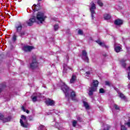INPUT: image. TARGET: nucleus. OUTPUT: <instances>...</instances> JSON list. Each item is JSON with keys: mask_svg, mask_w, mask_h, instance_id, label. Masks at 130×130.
I'll return each instance as SVG.
<instances>
[{"mask_svg": "<svg viewBox=\"0 0 130 130\" xmlns=\"http://www.w3.org/2000/svg\"><path fill=\"white\" fill-rule=\"evenodd\" d=\"M47 18L45 14L42 12H38L37 14L36 17H33L29 19L28 21H27V24L28 26H32L33 23L35 22H37L39 24H42L45 19Z\"/></svg>", "mask_w": 130, "mask_h": 130, "instance_id": "f257e3e1", "label": "nucleus"}, {"mask_svg": "<svg viewBox=\"0 0 130 130\" xmlns=\"http://www.w3.org/2000/svg\"><path fill=\"white\" fill-rule=\"evenodd\" d=\"M99 84V82L97 80H93L92 81L91 87L89 88L88 93V95H89V96H92V95H93V92H96V91H97V87H98Z\"/></svg>", "mask_w": 130, "mask_h": 130, "instance_id": "f03ea898", "label": "nucleus"}, {"mask_svg": "<svg viewBox=\"0 0 130 130\" xmlns=\"http://www.w3.org/2000/svg\"><path fill=\"white\" fill-rule=\"evenodd\" d=\"M61 89L63 91V93L65 94V96L66 98H70V95H69V93L71 92L70 88L64 82H61Z\"/></svg>", "mask_w": 130, "mask_h": 130, "instance_id": "7ed1b4c3", "label": "nucleus"}, {"mask_svg": "<svg viewBox=\"0 0 130 130\" xmlns=\"http://www.w3.org/2000/svg\"><path fill=\"white\" fill-rule=\"evenodd\" d=\"M21 117V119L20 120L21 126H22V127H28V122H27L26 116L24 115H22Z\"/></svg>", "mask_w": 130, "mask_h": 130, "instance_id": "20e7f679", "label": "nucleus"}, {"mask_svg": "<svg viewBox=\"0 0 130 130\" xmlns=\"http://www.w3.org/2000/svg\"><path fill=\"white\" fill-rule=\"evenodd\" d=\"M91 7L90 8V12L91 13L92 19H94V15H95V9H96V5L94 4V2H91Z\"/></svg>", "mask_w": 130, "mask_h": 130, "instance_id": "39448f33", "label": "nucleus"}, {"mask_svg": "<svg viewBox=\"0 0 130 130\" xmlns=\"http://www.w3.org/2000/svg\"><path fill=\"white\" fill-rule=\"evenodd\" d=\"M38 63L36 60V57L34 56L32 58V62L30 64V68L32 69V70H34L35 69H36V68H38Z\"/></svg>", "mask_w": 130, "mask_h": 130, "instance_id": "423d86ee", "label": "nucleus"}, {"mask_svg": "<svg viewBox=\"0 0 130 130\" xmlns=\"http://www.w3.org/2000/svg\"><path fill=\"white\" fill-rule=\"evenodd\" d=\"M41 98V94L39 93H35L33 94V95L31 96V99L32 102H36L37 101V99L38 98Z\"/></svg>", "mask_w": 130, "mask_h": 130, "instance_id": "0eeeda50", "label": "nucleus"}, {"mask_svg": "<svg viewBox=\"0 0 130 130\" xmlns=\"http://www.w3.org/2000/svg\"><path fill=\"white\" fill-rule=\"evenodd\" d=\"M81 57L82 59H83V60H85V61L88 62L89 57H88V56H87V52L86 51V50L82 51Z\"/></svg>", "mask_w": 130, "mask_h": 130, "instance_id": "6e6552de", "label": "nucleus"}, {"mask_svg": "<svg viewBox=\"0 0 130 130\" xmlns=\"http://www.w3.org/2000/svg\"><path fill=\"white\" fill-rule=\"evenodd\" d=\"M32 49H34V47L31 46H24L22 48V50L23 51H25V52L31 51Z\"/></svg>", "mask_w": 130, "mask_h": 130, "instance_id": "1a4fd4ad", "label": "nucleus"}, {"mask_svg": "<svg viewBox=\"0 0 130 130\" xmlns=\"http://www.w3.org/2000/svg\"><path fill=\"white\" fill-rule=\"evenodd\" d=\"M0 119L3 120V122H8L11 120V117L9 116L7 118H4V114H0Z\"/></svg>", "mask_w": 130, "mask_h": 130, "instance_id": "9d476101", "label": "nucleus"}, {"mask_svg": "<svg viewBox=\"0 0 130 130\" xmlns=\"http://www.w3.org/2000/svg\"><path fill=\"white\" fill-rule=\"evenodd\" d=\"M31 9L34 12H36L37 11H39L40 10V4H38L37 5L34 4L32 7Z\"/></svg>", "mask_w": 130, "mask_h": 130, "instance_id": "9b49d317", "label": "nucleus"}, {"mask_svg": "<svg viewBox=\"0 0 130 130\" xmlns=\"http://www.w3.org/2000/svg\"><path fill=\"white\" fill-rule=\"evenodd\" d=\"M67 71H73V69L72 68L68 66V64H63V73H67Z\"/></svg>", "mask_w": 130, "mask_h": 130, "instance_id": "f8f14e48", "label": "nucleus"}, {"mask_svg": "<svg viewBox=\"0 0 130 130\" xmlns=\"http://www.w3.org/2000/svg\"><path fill=\"white\" fill-rule=\"evenodd\" d=\"M70 97L73 101H78L77 98H76V92H75V91H72L71 92Z\"/></svg>", "mask_w": 130, "mask_h": 130, "instance_id": "ddd939ff", "label": "nucleus"}, {"mask_svg": "<svg viewBox=\"0 0 130 130\" xmlns=\"http://www.w3.org/2000/svg\"><path fill=\"white\" fill-rule=\"evenodd\" d=\"M45 103L46 105H48V106H52V105H54V101L50 99L47 100L45 102Z\"/></svg>", "mask_w": 130, "mask_h": 130, "instance_id": "4468645a", "label": "nucleus"}, {"mask_svg": "<svg viewBox=\"0 0 130 130\" xmlns=\"http://www.w3.org/2000/svg\"><path fill=\"white\" fill-rule=\"evenodd\" d=\"M15 28L17 32H21V30H22V24H21V23H19L16 24Z\"/></svg>", "mask_w": 130, "mask_h": 130, "instance_id": "2eb2a0df", "label": "nucleus"}, {"mask_svg": "<svg viewBox=\"0 0 130 130\" xmlns=\"http://www.w3.org/2000/svg\"><path fill=\"white\" fill-rule=\"evenodd\" d=\"M122 23H123V21L121 19H117L114 21V24L115 25H116V26H120Z\"/></svg>", "mask_w": 130, "mask_h": 130, "instance_id": "dca6fc26", "label": "nucleus"}, {"mask_svg": "<svg viewBox=\"0 0 130 130\" xmlns=\"http://www.w3.org/2000/svg\"><path fill=\"white\" fill-rule=\"evenodd\" d=\"M126 60L124 59H121L120 60V64L122 66V68L125 69V67H126V64L125 63Z\"/></svg>", "mask_w": 130, "mask_h": 130, "instance_id": "f3484780", "label": "nucleus"}, {"mask_svg": "<svg viewBox=\"0 0 130 130\" xmlns=\"http://www.w3.org/2000/svg\"><path fill=\"white\" fill-rule=\"evenodd\" d=\"M76 80H77V76L73 74L70 80V84H74L76 82Z\"/></svg>", "mask_w": 130, "mask_h": 130, "instance_id": "a211bd4d", "label": "nucleus"}, {"mask_svg": "<svg viewBox=\"0 0 130 130\" xmlns=\"http://www.w3.org/2000/svg\"><path fill=\"white\" fill-rule=\"evenodd\" d=\"M114 49L116 52H120V51H121V46L120 45L119 46L115 45Z\"/></svg>", "mask_w": 130, "mask_h": 130, "instance_id": "6ab92c4d", "label": "nucleus"}, {"mask_svg": "<svg viewBox=\"0 0 130 130\" xmlns=\"http://www.w3.org/2000/svg\"><path fill=\"white\" fill-rule=\"evenodd\" d=\"M96 43L99 44V45H100L101 46L106 47V48H107L108 47V46L105 45V44H104V43L101 42V41H99V40L96 41Z\"/></svg>", "mask_w": 130, "mask_h": 130, "instance_id": "aec40b11", "label": "nucleus"}, {"mask_svg": "<svg viewBox=\"0 0 130 130\" xmlns=\"http://www.w3.org/2000/svg\"><path fill=\"white\" fill-rule=\"evenodd\" d=\"M83 106L85 107L86 109L87 110L90 109V106H89V104H88V103H87L85 101H83Z\"/></svg>", "mask_w": 130, "mask_h": 130, "instance_id": "412c9836", "label": "nucleus"}, {"mask_svg": "<svg viewBox=\"0 0 130 130\" xmlns=\"http://www.w3.org/2000/svg\"><path fill=\"white\" fill-rule=\"evenodd\" d=\"M105 20H109L111 18V16L109 14H105L104 16Z\"/></svg>", "mask_w": 130, "mask_h": 130, "instance_id": "4be33fe9", "label": "nucleus"}, {"mask_svg": "<svg viewBox=\"0 0 130 130\" xmlns=\"http://www.w3.org/2000/svg\"><path fill=\"white\" fill-rule=\"evenodd\" d=\"M118 94L120 98H121V99H125V96H124V95H123V94L121 93H119V92H118Z\"/></svg>", "mask_w": 130, "mask_h": 130, "instance_id": "5701e85b", "label": "nucleus"}, {"mask_svg": "<svg viewBox=\"0 0 130 130\" xmlns=\"http://www.w3.org/2000/svg\"><path fill=\"white\" fill-rule=\"evenodd\" d=\"M22 109L23 111H24V112H26V113H29V110H26V109L24 107V106L22 107Z\"/></svg>", "mask_w": 130, "mask_h": 130, "instance_id": "b1692460", "label": "nucleus"}, {"mask_svg": "<svg viewBox=\"0 0 130 130\" xmlns=\"http://www.w3.org/2000/svg\"><path fill=\"white\" fill-rule=\"evenodd\" d=\"M77 121L74 120L72 122L73 126H74V127H75V126L77 125Z\"/></svg>", "mask_w": 130, "mask_h": 130, "instance_id": "393cba45", "label": "nucleus"}, {"mask_svg": "<svg viewBox=\"0 0 130 130\" xmlns=\"http://www.w3.org/2000/svg\"><path fill=\"white\" fill-rule=\"evenodd\" d=\"M59 28V26H58V25L56 24L54 26V29L55 30V31H57V30Z\"/></svg>", "mask_w": 130, "mask_h": 130, "instance_id": "a878e982", "label": "nucleus"}, {"mask_svg": "<svg viewBox=\"0 0 130 130\" xmlns=\"http://www.w3.org/2000/svg\"><path fill=\"white\" fill-rule=\"evenodd\" d=\"M91 75V73H90V72L88 71L86 72L85 74V76L86 77H90V75Z\"/></svg>", "mask_w": 130, "mask_h": 130, "instance_id": "bb28decb", "label": "nucleus"}, {"mask_svg": "<svg viewBox=\"0 0 130 130\" xmlns=\"http://www.w3.org/2000/svg\"><path fill=\"white\" fill-rule=\"evenodd\" d=\"M98 4L100 6V7H102V6H103V3H102V2L101 1L99 0L98 1Z\"/></svg>", "mask_w": 130, "mask_h": 130, "instance_id": "cd10ccee", "label": "nucleus"}, {"mask_svg": "<svg viewBox=\"0 0 130 130\" xmlns=\"http://www.w3.org/2000/svg\"><path fill=\"white\" fill-rule=\"evenodd\" d=\"M78 34H79V35H83V30L79 29L78 30Z\"/></svg>", "mask_w": 130, "mask_h": 130, "instance_id": "c85d7f7f", "label": "nucleus"}, {"mask_svg": "<svg viewBox=\"0 0 130 130\" xmlns=\"http://www.w3.org/2000/svg\"><path fill=\"white\" fill-rule=\"evenodd\" d=\"M12 40H13V41H16V40H17V36L14 35L13 37Z\"/></svg>", "mask_w": 130, "mask_h": 130, "instance_id": "c756f323", "label": "nucleus"}, {"mask_svg": "<svg viewBox=\"0 0 130 130\" xmlns=\"http://www.w3.org/2000/svg\"><path fill=\"white\" fill-rule=\"evenodd\" d=\"M121 130H126V128L124 125H121Z\"/></svg>", "mask_w": 130, "mask_h": 130, "instance_id": "7c9ffc66", "label": "nucleus"}, {"mask_svg": "<svg viewBox=\"0 0 130 130\" xmlns=\"http://www.w3.org/2000/svg\"><path fill=\"white\" fill-rule=\"evenodd\" d=\"M77 120H78V121H80V122L81 121H83V119H82V118L80 117H77Z\"/></svg>", "mask_w": 130, "mask_h": 130, "instance_id": "2f4dec72", "label": "nucleus"}, {"mask_svg": "<svg viewBox=\"0 0 130 130\" xmlns=\"http://www.w3.org/2000/svg\"><path fill=\"white\" fill-rule=\"evenodd\" d=\"M100 93H104V89L103 88H100Z\"/></svg>", "mask_w": 130, "mask_h": 130, "instance_id": "473e14b6", "label": "nucleus"}, {"mask_svg": "<svg viewBox=\"0 0 130 130\" xmlns=\"http://www.w3.org/2000/svg\"><path fill=\"white\" fill-rule=\"evenodd\" d=\"M125 124L127 125L128 127H130V121L127 122V123H125Z\"/></svg>", "mask_w": 130, "mask_h": 130, "instance_id": "72a5a7b5", "label": "nucleus"}, {"mask_svg": "<svg viewBox=\"0 0 130 130\" xmlns=\"http://www.w3.org/2000/svg\"><path fill=\"white\" fill-rule=\"evenodd\" d=\"M105 84L107 86H110V82H109V81H106Z\"/></svg>", "mask_w": 130, "mask_h": 130, "instance_id": "f704fd0d", "label": "nucleus"}, {"mask_svg": "<svg viewBox=\"0 0 130 130\" xmlns=\"http://www.w3.org/2000/svg\"><path fill=\"white\" fill-rule=\"evenodd\" d=\"M114 107H115V109L116 110H118V109H119V108L118 107V106L116 105H114Z\"/></svg>", "mask_w": 130, "mask_h": 130, "instance_id": "c9c22d12", "label": "nucleus"}, {"mask_svg": "<svg viewBox=\"0 0 130 130\" xmlns=\"http://www.w3.org/2000/svg\"><path fill=\"white\" fill-rule=\"evenodd\" d=\"M20 34L21 37H22V36H23V35H24L25 33L24 32H22Z\"/></svg>", "mask_w": 130, "mask_h": 130, "instance_id": "e433bc0d", "label": "nucleus"}, {"mask_svg": "<svg viewBox=\"0 0 130 130\" xmlns=\"http://www.w3.org/2000/svg\"><path fill=\"white\" fill-rule=\"evenodd\" d=\"M31 117H29V120H32V118H30Z\"/></svg>", "mask_w": 130, "mask_h": 130, "instance_id": "4c0bfd02", "label": "nucleus"}, {"mask_svg": "<svg viewBox=\"0 0 130 130\" xmlns=\"http://www.w3.org/2000/svg\"><path fill=\"white\" fill-rule=\"evenodd\" d=\"M2 90H3L2 89V88H0V93H1V92H2Z\"/></svg>", "mask_w": 130, "mask_h": 130, "instance_id": "58836bf2", "label": "nucleus"}, {"mask_svg": "<svg viewBox=\"0 0 130 130\" xmlns=\"http://www.w3.org/2000/svg\"><path fill=\"white\" fill-rule=\"evenodd\" d=\"M128 88H130V84H129L128 85Z\"/></svg>", "mask_w": 130, "mask_h": 130, "instance_id": "ea45409f", "label": "nucleus"}, {"mask_svg": "<svg viewBox=\"0 0 130 130\" xmlns=\"http://www.w3.org/2000/svg\"><path fill=\"white\" fill-rule=\"evenodd\" d=\"M115 90H116V91H117V92H118V89H117V88H116V89H115Z\"/></svg>", "mask_w": 130, "mask_h": 130, "instance_id": "a19ab883", "label": "nucleus"}, {"mask_svg": "<svg viewBox=\"0 0 130 130\" xmlns=\"http://www.w3.org/2000/svg\"><path fill=\"white\" fill-rule=\"evenodd\" d=\"M40 1H41V0H38V2H40Z\"/></svg>", "mask_w": 130, "mask_h": 130, "instance_id": "79ce46f5", "label": "nucleus"}, {"mask_svg": "<svg viewBox=\"0 0 130 130\" xmlns=\"http://www.w3.org/2000/svg\"><path fill=\"white\" fill-rule=\"evenodd\" d=\"M104 56H106V54H105V55H104Z\"/></svg>", "mask_w": 130, "mask_h": 130, "instance_id": "37998d69", "label": "nucleus"}]
</instances>
